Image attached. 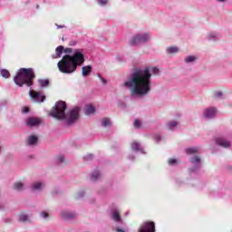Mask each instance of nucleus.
Segmentation results:
<instances>
[{
	"instance_id": "6ab92c4d",
	"label": "nucleus",
	"mask_w": 232,
	"mask_h": 232,
	"mask_svg": "<svg viewBox=\"0 0 232 232\" xmlns=\"http://www.w3.org/2000/svg\"><path fill=\"white\" fill-rule=\"evenodd\" d=\"M13 189L15 191H24V183L21 181H17L13 185Z\"/></svg>"
},
{
	"instance_id": "5701e85b",
	"label": "nucleus",
	"mask_w": 232,
	"mask_h": 232,
	"mask_svg": "<svg viewBox=\"0 0 232 232\" xmlns=\"http://www.w3.org/2000/svg\"><path fill=\"white\" fill-rule=\"evenodd\" d=\"M111 218L114 220V222H122V218H121V215H119V212L113 211L111 213Z\"/></svg>"
},
{
	"instance_id": "c85d7f7f",
	"label": "nucleus",
	"mask_w": 232,
	"mask_h": 232,
	"mask_svg": "<svg viewBox=\"0 0 232 232\" xmlns=\"http://www.w3.org/2000/svg\"><path fill=\"white\" fill-rule=\"evenodd\" d=\"M38 82L41 85V88H46V86L50 84V82L48 80H39Z\"/></svg>"
},
{
	"instance_id": "ddd939ff",
	"label": "nucleus",
	"mask_w": 232,
	"mask_h": 232,
	"mask_svg": "<svg viewBox=\"0 0 232 232\" xmlns=\"http://www.w3.org/2000/svg\"><path fill=\"white\" fill-rule=\"evenodd\" d=\"M39 139L35 135H31L26 140L27 146H36Z\"/></svg>"
},
{
	"instance_id": "a211bd4d",
	"label": "nucleus",
	"mask_w": 232,
	"mask_h": 232,
	"mask_svg": "<svg viewBox=\"0 0 232 232\" xmlns=\"http://www.w3.org/2000/svg\"><path fill=\"white\" fill-rule=\"evenodd\" d=\"M198 59V57H197L195 55H188L184 58V63L186 64H191V63H195Z\"/></svg>"
},
{
	"instance_id": "a878e982",
	"label": "nucleus",
	"mask_w": 232,
	"mask_h": 232,
	"mask_svg": "<svg viewBox=\"0 0 232 232\" xmlns=\"http://www.w3.org/2000/svg\"><path fill=\"white\" fill-rule=\"evenodd\" d=\"M187 155H195L198 153V150L197 148H188L185 150Z\"/></svg>"
},
{
	"instance_id": "20e7f679",
	"label": "nucleus",
	"mask_w": 232,
	"mask_h": 232,
	"mask_svg": "<svg viewBox=\"0 0 232 232\" xmlns=\"http://www.w3.org/2000/svg\"><path fill=\"white\" fill-rule=\"evenodd\" d=\"M34 79H35V74L34 73V69L32 68H22L19 70L17 74L14 78V82L17 86H23L26 84V86H32L34 84Z\"/></svg>"
},
{
	"instance_id": "9d476101",
	"label": "nucleus",
	"mask_w": 232,
	"mask_h": 232,
	"mask_svg": "<svg viewBox=\"0 0 232 232\" xmlns=\"http://www.w3.org/2000/svg\"><path fill=\"white\" fill-rule=\"evenodd\" d=\"M217 117V108L209 107L205 110V119H215Z\"/></svg>"
},
{
	"instance_id": "c756f323",
	"label": "nucleus",
	"mask_w": 232,
	"mask_h": 232,
	"mask_svg": "<svg viewBox=\"0 0 232 232\" xmlns=\"http://www.w3.org/2000/svg\"><path fill=\"white\" fill-rule=\"evenodd\" d=\"M20 222H28V216L26 214H21L19 216Z\"/></svg>"
},
{
	"instance_id": "37998d69",
	"label": "nucleus",
	"mask_w": 232,
	"mask_h": 232,
	"mask_svg": "<svg viewBox=\"0 0 232 232\" xmlns=\"http://www.w3.org/2000/svg\"><path fill=\"white\" fill-rule=\"evenodd\" d=\"M102 84H107V81H106V79H104V78H102Z\"/></svg>"
},
{
	"instance_id": "6e6552de",
	"label": "nucleus",
	"mask_w": 232,
	"mask_h": 232,
	"mask_svg": "<svg viewBox=\"0 0 232 232\" xmlns=\"http://www.w3.org/2000/svg\"><path fill=\"white\" fill-rule=\"evenodd\" d=\"M41 122H43L41 118L30 117L26 120V125L29 128H37V126H41Z\"/></svg>"
},
{
	"instance_id": "f3484780",
	"label": "nucleus",
	"mask_w": 232,
	"mask_h": 232,
	"mask_svg": "<svg viewBox=\"0 0 232 232\" xmlns=\"http://www.w3.org/2000/svg\"><path fill=\"white\" fill-rule=\"evenodd\" d=\"M179 51L178 46H169L166 49V53H168V55H172L173 53H179Z\"/></svg>"
},
{
	"instance_id": "f8f14e48",
	"label": "nucleus",
	"mask_w": 232,
	"mask_h": 232,
	"mask_svg": "<svg viewBox=\"0 0 232 232\" xmlns=\"http://www.w3.org/2000/svg\"><path fill=\"white\" fill-rule=\"evenodd\" d=\"M220 39H222V35H220L218 33L212 32L207 35V41L217 42L220 41Z\"/></svg>"
},
{
	"instance_id": "09e8293b",
	"label": "nucleus",
	"mask_w": 232,
	"mask_h": 232,
	"mask_svg": "<svg viewBox=\"0 0 232 232\" xmlns=\"http://www.w3.org/2000/svg\"><path fill=\"white\" fill-rule=\"evenodd\" d=\"M129 159H130V160H135V158H131L130 156H129Z\"/></svg>"
},
{
	"instance_id": "7ed1b4c3",
	"label": "nucleus",
	"mask_w": 232,
	"mask_h": 232,
	"mask_svg": "<svg viewBox=\"0 0 232 232\" xmlns=\"http://www.w3.org/2000/svg\"><path fill=\"white\" fill-rule=\"evenodd\" d=\"M64 111H66V102L60 101L53 106L51 115L58 121H64L68 126L77 122L81 111L79 107L72 108L67 114Z\"/></svg>"
},
{
	"instance_id": "b1692460",
	"label": "nucleus",
	"mask_w": 232,
	"mask_h": 232,
	"mask_svg": "<svg viewBox=\"0 0 232 232\" xmlns=\"http://www.w3.org/2000/svg\"><path fill=\"white\" fill-rule=\"evenodd\" d=\"M95 113V108L92 105L85 106V115H92Z\"/></svg>"
},
{
	"instance_id": "49530a36",
	"label": "nucleus",
	"mask_w": 232,
	"mask_h": 232,
	"mask_svg": "<svg viewBox=\"0 0 232 232\" xmlns=\"http://www.w3.org/2000/svg\"><path fill=\"white\" fill-rule=\"evenodd\" d=\"M98 77L99 79H101V81L102 80V76L101 75V73H98Z\"/></svg>"
},
{
	"instance_id": "473e14b6",
	"label": "nucleus",
	"mask_w": 232,
	"mask_h": 232,
	"mask_svg": "<svg viewBox=\"0 0 232 232\" xmlns=\"http://www.w3.org/2000/svg\"><path fill=\"white\" fill-rule=\"evenodd\" d=\"M222 95H223L222 92H216L214 93V97H215L216 99H221Z\"/></svg>"
},
{
	"instance_id": "9b49d317",
	"label": "nucleus",
	"mask_w": 232,
	"mask_h": 232,
	"mask_svg": "<svg viewBox=\"0 0 232 232\" xmlns=\"http://www.w3.org/2000/svg\"><path fill=\"white\" fill-rule=\"evenodd\" d=\"M45 187L46 183H44V181H34L32 184L31 188L33 191H43V189H44Z\"/></svg>"
},
{
	"instance_id": "f704fd0d",
	"label": "nucleus",
	"mask_w": 232,
	"mask_h": 232,
	"mask_svg": "<svg viewBox=\"0 0 232 232\" xmlns=\"http://www.w3.org/2000/svg\"><path fill=\"white\" fill-rule=\"evenodd\" d=\"M161 139L162 138H160V135H159V134H156L154 136V140H156V142H160Z\"/></svg>"
},
{
	"instance_id": "58836bf2",
	"label": "nucleus",
	"mask_w": 232,
	"mask_h": 232,
	"mask_svg": "<svg viewBox=\"0 0 232 232\" xmlns=\"http://www.w3.org/2000/svg\"><path fill=\"white\" fill-rule=\"evenodd\" d=\"M64 53H72V48H66V49H64Z\"/></svg>"
},
{
	"instance_id": "ea45409f",
	"label": "nucleus",
	"mask_w": 232,
	"mask_h": 232,
	"mask_svg": "<svg viewBox=\"0 0 232 232\" xmlns=\"http://www.w3.org/2000/svg\"><path fill=\"white\" fill-rule=\"evenodd\" d=\"M82 197H84V193L82 191L79 192L77 198H82Z\"/></svg>"
},
{
	"instance_id": "2eb2a0df",
	"label": "nucleus",
	"mask_w": 232,
	"mask_h": 232,
	"mask_svg": "<svg viewBox=\"0 0 232 232\" xmlns=\"http://www.w3.org/2000/svg\"><path fill=\"white\" fill-rule=\"evenodd\" d=\"M92 73V65H86L82 67V77H88Z\"/></svg>"
},
{
	"instance_id": "cd10ccee",
	"label": "nucleus",
	"mask_w": 232,
	"mask_h": 232,
	"mask_svg": "<svg viewBox=\"0 0 232 232\" xmlns=\"http://www.w3.org/2000/svg\"><path fill=\"white\" fill-rule=\"evenodd\" d=\"M0 73L5 79H8V77H10V72L6 69H1Z\"/></svg>"
},
{
	"instance_id": "2f4dec72",
	"label": "nucleus",
	"mask_w": 232,
	"mask_h": 232,
	"mask_svg": "<svg viewBox=\"0 0 232 232\" xmlns=\"http://www.w3.org/2000/svg\"><path fill=\"white\" fill-rule=\"evenodd\" d=\"M98 4H99L101 6H106V5H108V0H99V1H98Z\"/></svg>"
},
{
	"instance_id": "c03bdc74",
	"label": "nucleus",
	"mask_w": 232,
	"mask_h": 232,
	"mask_svg": "<svg viewBox=\"0 0 232 232\" xmlns=\"http://www.w3.org/2000/svg\"><path fill=\"white\" fill-rule=\"evenodd\" d=\"M216 1H218V3H226V1L227 0H216Z\"/></svg>"
},
{
	"instance_id": "0eeeda50",
	"label": "nucleus",
	"mask_w": 232,
	"mask_h": 232,
	"mask_svg": "<svg viewBox=\"0 0 232 232\" xmlns=\"http://www.w3.org/2000/svg\"><path fill=\"white\" fill-rule=\"evenodd\" d=\"M155 223L153 222H145L143 223L140 229L139 232H155Z\"/></svg>"
},
{
	"instance_id": "39448f33",
	"label": "nucleus",
	"mask_w": 232,
	"mask_h": 232,
	"mask_svg": "<svg viewBox=\"0 0 232 232\" xmlns=\"http://www.w3.org/2000/svg\"><path fill=\"white\" fill-rule=\"evenodd\" d=\"M151 40V34L150 33H141L137 34L131 37L130 40V46H139V44H144L149 43Z\"/></svg>"
},
{
	"instance_id": "4c0bfd02",
	"label": "nucleus",
	"mask_w": 232,
	"mask_h": 232,
	"mask_svg": "<svg viewBox=\"0 0 232 232\" xmlns=\"http://www.w3.org/2000/svg\"><path fill=\"white\" fill-rule=\"evenodd\" d=\"M57 162H64V157L63 156H58L57 157Z\"/></svg>"
},
{
	"instance_id": "4468645a",
	"label": "nucleus",
	"mask_w": 232,
	"mask_h": 232,
	"mask_svg": "<svg viewBox=\"0 0 232 232\" xmlns=\"http://www.w3.org/2000/svg\"><path fill=\"white\" fill-rule=\"evenodd\" d=\"M61 215L65 220H72V218H75V214L68 210H63Z\"/></svg>"
},
{
	"instance_id": "e433bc0d",
	"label": "nucleus",
	"mask_w": 232,
	"mask_h": 232,
	"mask_svg": "<svg viewBox=\"0 0 232 232\" xmlns=\"http://www.w3.org/2000/svg\"><path fill=\"white\" fill-rule=\"evenodd\" d=\"M40 217H41L42 218H48V213H46V212H41Z\"/></svg>"
},
{
	"instance_id": "dca6fc26",
	"label": "nucleus",
	"mask_w": 232,
	"mask_h": 232,
	"mask_svg": "<svg viewBox=\"0 0 232 232\" xmlns=\"http://www.w3.org/2000/svg\"><path fill=\"white\" fill-rule=\"evenodd\" d=\"M56 53L53 54V59H59V57H61V55H63V52H64V47L63 45H60L58 47H56L55 50Z\"/></svg>"
},
{
	"instance_id": "1a4fd4ad",
	"label": "nucleus",
	"mask_w": 232,
	"mask_h": 232,
	"mask_svg": "<svg viewBox=\"0 0 232 232\" xmlns=\"http://www.w3.org/2000/svg\"><path fill=\"white\" fill-rule=\"evenodd\" d=\"M29 95L34 102H44V99H46V97L43 96L39 92L30 91Z\"/></svg>"
},
{
	"instance_id": "a19ab883",
	"label": "nucleus",
	"mask_w": 232,
	"mask_h": 232,
	"mask_svg": "<svg viewBox=\"0 0 232 232\" xmlns=\"http://www.w3.org/2000/svg\"><path fill=\"white\" fill-rule=\"evenodd\" d=\"M28 111H29L28 107H24V108L23 109V111H22L23 113H28Z\"/></svg>"
},
{
	"instance_id": "bb28decb",
	"label": "nucleus",
	"mask_w": 232,
	"mask_h": 232,
	"mask_svg": "<svg viewBox=\"0 0 232 232\" xmlns=\"http://www.w3.org/2000/svg\"><path fill=\"white\" fill-rule=\"evenodd\" d=\"M102 126H103V128H108V126H111V121H110V119L104 118L103 120H102Z\"/></svg>"
},
{
	"instance_id": "c9c22d12",
	"label": "nucleus",
	"mask_w": 232,
	"mask_h": 232,
	"mask_svg": "<svg viewBox=\"0 0 232 232\" xmlns=\"http://www.w3.org/2000/svg\"><path fill=\"white\" fill-rule=\"evenodd\" d=\"M151 72L154 73L155 75L159 74V68L153 67V68L151 69Z\"/></svg>"
},
{
	"instance_id": "a18cd8bd",
	"label": "nucleus",
	"mask_w": 232,
	"mask_h": 232,
	"mask_svg": "<svg viewBox=\"0 0 232 232\" xmlns=\"http://www.w3.org/2000/svg\"><path fill=\"white\" fill-rule=\"evenodd\" d=\"M57 28H64V25L56 24Z\"/></svg>"
},
{
	"instance_id": "423d86ee",
	"label": "nucleus",
	"mask_w": 232,
	"mask_h": 232,
	"mask_svg": "<svg viewBox=\"0 0 232 232\" xmlns=\"http://www.w3.org/2000/svg\"><path fill=\"white\" fill-rule=\"evenodd\" d=\"M215 142L218 146H220L221 148H226V149L231 148V141L227 140V139H226L223 136H219L216 138Z\"/></svg>"
},
{
	"instance_id": "f257e3e1",
	"label": "nucleus",
	"mask_w": 232,
	"mask_h": 232,
	"mask_svg": "<svg viewBox=\"0 0 232 232\" xmlns=\"http://www.w3.org/2000/svg\"><path fill=\"white\" fill-rule=\"evenodd\" d=\"M123 86L130 90L132 97H146L151 92V72L150 68H136Z\"/></svg>"
},
{
	"instance_id": "7c9ffc66",
	"label": "nucleus",
	"mask_w": 232,
	"mask_h": 232,
	"mask_svg": "<svg viewBox=\"0 0 232 232\" xmlns=\"http://www.w3.org/2000/svg\"><path fill=\"white\" fill-rule=\"evenodd\" d=\"M140 126H142V121H140V120H135L134 128H140Z\"/></svg>"
},
{
	"instance_id": "72a5a7b5",
	"label": "nucleus",
	"mask_w": 232,
	"mask_h": 232,
	"mask_svg": "<svg viewBox=\"0 0 232 232\" xmlns=\"http://www.w3.org/2000/svg\"><path fill=\"white\" fill-rule=\"evenodd\" d=\"M169 166H175V164H177V160L175 159L169 160Z\"/></svg>"
},
{
	"instance_id": "f03ea898",
	"label": "nucleus",
	"mask_w": 232,
	"mask_h": 232,
	"mask_svg": "<svg viewBox=\"0 0 232 232\" xmlns=\"http://www.w3.org/2000/svg\"><path fill=\"white\" fill-rule=\"evenodd\" d=\"M84 61V54L79 50H76L73 52L72 55L66 54L63 56L62 60L57 63L58 70L62 73H74L77 70V66H82Z\"/></svg>"
},
{
	"instance_id": "79ce46f5",
	"label": "nucleus",
	"mask_w": 232,
	"mask_h": 232,
	"mask_svg": "<svg viewBox=\"0 0 232 232\" xmlns=\"http://www.w3.org/2000/svg\"><path fill=\"white\" fill-rule=\"evenodd\" d=\"M116 232H126L124 228H116Z\"/></svg>"
},
{
	"instance_id": "de8ad7c7",
	"label": "nucleus",
	"mask_w": 232,
	"mask_h": 232,
	"mask_svg": "<svg viewBox=\"0 0 232 232\" xmlns=\"http://www.w3.org/2000/svg\"><path fill=\"white\" fill-rule=\"evenodd\" d=\"M88 158H87V160H90V159H92V154L91 155H89V156H87Z\"/></svg>"
},
{
	"instance_id": "393cba45",
	"label": "nucleus",
	"mask_w": 232,
	"mask_h": 232,
	"mask_svg": "<svg viewBox=\"0 0 232 232\" xmlns=\"http://www.w3.org/2000/svg\"><path fill=\"white\" fill-rule=\"evenodd\" d=\"M191 164L193 166H196V168H198L200 166V158L198 156H195L190 160Z\"/></svg>"
},
{
	"instance_id": "aec40b11",
	"label": "nucleus",
	"mask_w": 232,
	"mask_h": 232,
	"mask_svg": "<svg viewBox=\"0 0 232 232\" xmlns=\"http://www.w3.org/2000/svg\"><path fill=\"white\" fill-rule=\"evenodd\" d=\"M177 126H179V121H169L166 124L167 130H170L171 131H173V130H175V128H177Z\"/></svg>"
},
{
	"instance_id": "412c9836",
	"label": "nucleus",
	"mask_w": 232,
	"mask_h": 232,
	"mask_svg": "<svg viewBox=\"0 0 232 232\" xmlns=\"http://www.w3.org/2000/svg\"><path fill=\"white\" fill-rule=\"evenodd\" d=\"M131 150L132 151H140L141 153H144V150L140 148V143L139 142L131 143Z\"/></svg>"
},
{
	"instance_id": "4be33fe9",
	"label": "nucleus",
	"mask_w": 232,
	"mask_h": 232,
	"mask_svg": "<svg viewBox=\"0 0 232 232\" xmlns=\"http://www.w3.org/2000/svg\"><path fill=\"white\" fill-rule=\"evenodd\" d=\"M99 179H101V172L99 170H94L91 175V180L95 182L96 180H99Z\"/></svg>"
}]
</instances>
